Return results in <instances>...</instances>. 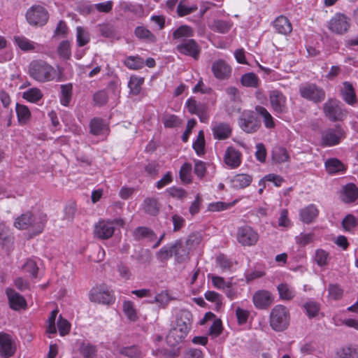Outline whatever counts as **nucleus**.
<instances>
[{
	"label": "nucleus",
	"mask_w": 358,
	"mask_h": 358,
	"mask_svg": "<svg viewBox=\"0 0 358 358\" xmlns=\"http://www.w3.org/2000/svg\"><path fill=\"white\" fill-rule=\"evenodd\" d=\"M28 74L38 83L57 81L59 77L58 68L43 59H34L28 66Z\"/></svg>",
	"instance_id": "nucleus-1"
},
{
	"label": "nucleus",
	"mask_w": 358,
	"mask_h": 358,
	"mask_svg": "<svg viewBox=\"0 0 358 358\" xmlns=\"http://www.w3.org/2000/svg\"><path fill=\"white\" fill-rule=\"evenodd\" d=\"M192 322V315L189 311L182 310L176 319V325L170 329L166 341L171 347H176L187 336Z\"/></svg>",
	"instance_id": "nucleus-2"
},
{
	"label": "nucleus",
	"mask_w": 358,
	"mask_h": 358,
	"mask_svg": "<svg viewBox=\"0 0 358 358\" xmlns=\"http://www.w3.org/2000/svg\"><path fill=\"white\" fill-rule=\"evenodd\" d=\"M46 221V215L43 213L33 214L27 212L15 219L14 226L19 229L29 228L28 236L31 238L43 231Z\"/></svg>",
	"instance_id": "nucleus-3"
},
{
	"label": "nucleus",
	"mask_w": 358,
	"mask_h": 358,
	"mask_svg": "<svg viewBox=\"0 0 358 358\" xmlns=\"http://www.w3.org/2000/svg\"><path fill=\"white\" fill-rule=\"evenodd\" d=\"M290 322V313L289 309L281 304L275 306L271 310L269 315V324L275 331L286 330Z\"/></svg>",
	"instance_id": "nucleus-4"
},
{
	"label": "nucleus",
	"mask_w": 358,
	"mask_h": 358,
	"mask_svg": "<svg viewBox=\"0 0 358 358\" xmlns=\"http://www.w3.org/2000/svg\"><path fill=\"white\" fill-rule=\"evenodd\" d=\"M124 221L122 218H115L113 220H101L95 225L94 234L99 238L108 239L115 232V227H123Z\"/></svg>",
	"instance_id": "nucleus-5"
},
{
	"label": "nucleus",
	"mask_w": 358,
	"mask_h": 358,
	"mask_svg": "<svg viewBox=\"0 0 358 358\" xmlns=\"http://www.w3.org/2000/svg\"><path fill=\"white\" fill-rule=\"evenodd\" d=\"M89 299L92 302L103 305L112 304L115 300L113 292L104 284L92 287L90 291Z\"/></svg>",
	"instance_id": "nucleus-6"
},
{
	"label": "nucleus",
	"mask_w": 358,
	"mask_h": 358,
	"mask_svg": "<svg viewBox=\"0 0 358 358\" xmlns=\"http://www.w3.org/2000/svg\"><path fill=\"white\" fill-rule=\"evenodd\" d=\"M350 18L341 13H336L328 22L330 31L338 35L345 34L350 29Z\"/></svg>",
	"instance_id": "nucleus-7"
},
{
	"label": "nucleus",
	"mask_w": 358,
	"mask_h": 358,
	"mask_svg": "<svg viewBox=\"0 0 358 358\" xmlns=\"http://www.w3.org/2000/svg\"><path fill=\"white\" fill-rule=\"evenodd\" d=\"M238 124L245 132L254 133L259 129L261 122L253 111L244 110L238 119Z\"/></svg>",
	"instance_id": "nucleus-8"
},
{
	"label": "nucleus",
	"mask_w": 358,
	"mask_h": 358,
	"mask_svg": "<svg viewBox=\"0 0 358 358\" xmlns=\"http://www.w3.org/2000/svg\"><path fill=\"white\" fill-rule=\"evenodd\" d=\"M48 13L42 6H31L26 13V19L31 25L43 26L48 20Z\"/></svg>",
	"instance_id": "nucleus-9"
},
{
	"label": "nucleus",
	"mask_w": 358,
	"mask_h": 358,
	"mask_svg": "<svg viewBox=\"0 0 358 358\" xmlns=\"http://www.w3.org/2000/svg\"><path fill=\"white\" fill-rule=\"evenodd\" d=\"M237 239L243 246H253L259 240V234L251 227L244 226L238 229Z\"/></svg>",
	"instance_id": "nucleus-10"
},
{
	"label": "nucleus",
	"mask_w": 358,
	"mask_h": 358,
	"mask_svg": "<svg viewBox=\"0 0 358 358\" xmlns=\"http://www.w3.org/2000/svg\"><path fill=\"white\" fill-rule=\"evenodd\" d=\"M17 346L13 337L6 333L0 332V357L10 358L16 352Z\"/></svg>",
	"instance_id": "nucleus-11"
},
{
	"label": "nucleus",
	"mask_w": 358,
	"mask_h": 358,
	"mask_svg": "<svg viewBox=\"0 0 358 358\" xmlns=\"http://www.w3.org/2000/svg\"><path fill=\"white\" fill-rule=\"evenodd\" d=\"M176 48L180 53L192 57L194 59L199 57L201 48L194 39H182Z\"/></svg>",
	"instance_id": "nucleus-12"
},
{
	"label": "nucleus",
	"mask_w": 358,
	"mask_h": 358,
	"mask_svg": "<svg viewBox=\"0 0 358 358\" xmlns=\"http://www.w3.org/2000/svg\"><path fill=\"white\" fill-rule=\"evenodd\" d=\"M343 138V131L340 127L328 129L322 132V145L334 146L338 144Z\"/></svg>",
	"instance_id": "nucleus-13"
},
{
	"label": "nucleus",
	"mask_w": 358,
	"mask_h": 358,
	"mask_svg": "<svg viewBox=\"0 0 358 358\" xmlns=\"http://www.w3.org/2000/svg\"><path fill=\"white\" fill-rule=\"evenodd\" d=\"M211 71L215 78L222 80L229 78L232 69L225 60L218 59L213 62Z\"/></svg>",
	"instance_id": "nucleus-14"
},
{
	"label": "nucleus",
	"mask_w": 358,
	"mask_h": 358,
	"mask_svg": "<svg viewBox=\"0 0 358 358\" xmlns=\"http://www.w3.org/2000/svg\"><path fill=\"white\" fill-rule=\"evenodd\" d=\"M301 96L314 102H319L324 99V92L312 84H306L299 88Z\"/></svg>",
	"instance_id": "nucleus-15"
},
{
	"label": "nucleus",
	"mask_w": 358,
	"mask_h": 358,
	"mask_svg": "<svg viewBox=\"0 0 358 358\" xmlns=\"http://www.w3.org/2000/svg\"><path fill=\"white\" fill-rule=\"evenodd\" d=\"M252 301L257 309L266 310L273 303L274 297L269 291L262 289L255 292Z\"/></svg>",
	"instance_id": "nucleus-16"
},
{
	"label": "nucleus",
	"mask_w": 358,
	"mask_h": 358,
	"mask_svg": "<svg viewBox=\"0 0 358 358\" xmlns=\"http://www.w3.org/2000/svg\"><path fill=\"white\" fill-rule=\"evenodd\" d=\"M324 111L326 116L333 121L342 120L345 116L339 102L336 100L327 102L324 106Z\"/></svg>",
	"instance_id": "nucleus-17"
},
{
	"label": "nucleus",
	"mask_w": 358,
	"mask_h": 358,
	"mask_svg": "<svg viewBox=\"0 0 358 358\" xmlns=\"http://www.w3.org/2000/svg\"><path fill=\"white\" fill-rule=\"evenodd\" d=\"M270 103L274 112L282 114L287 112L286 96L278 90L271 91L269 96Z\"/></svg>",
	"instance_id": "nucleus-18"
},
{
	"label": "nucleus",
	"mask_w": 358,
	"mask_h": 358,
	"mask_svg": "<svg viewBox=\"0 0 358 358\" xmlns=\"http://www.w3.org/2000/svg\"><path fill=\"white\" fill-rule=\"evenodd\" d=\"M5 292L11 309L14 310H19L26 308L27 301L25 299L14 289L8 287L6 289Z\"/></svg>",
	"instance_id": "nucleus-19"
},
{
	"label": "nucleus",
	"mask_w": 358,
	"mask_h": 358,
	"mask_svg": "<svg viewBox=\"0 0 358 358\" xmlns=\"http://www.w3.org/2000/svg\"><path fill=\"white\" fill-rule=\"evenodd\" d=\"M224 162L231 169L237 168L241 164V153L235 148L229 147L225 151Z\"/></svg>",
	"instance_id": "nucleus-20"
},
{
	"label": "nucleus",
	"mask_w": 358,
	"mask_h": 358,
	"mask_svg": "<svg viewBox=\"0 0 358 358\" xmlns=\"http://www.w3.org/2000/svg\"><path fill=\"white\" fill-rule=\"evenodd\" d=\"M175 253L178 262H182L185 259V257L188 255V251L184 248H165L162 249L158 252V256L162 259H167L172 257L173 253Z\"/></svg>",
	"instance_id": "nucleus-21"
},
{
	"label": "nucleus",
	"mask_w": 358,
	"mask_h": 358,
	"mask_svg": "<svg viewBox=\"0 0 358 358\" xmlns=\"http://www.w3.org/2000/svg\"><path fill=\"white\" fill-rule=\"evenodd\" d=\"M211 129L214 138L218 140L227 139L231 134V127L224 122H213Z\"/></svg>",
	"instance_id": "nucleus-22"
},
{
	"label": "nucleus",
	"mask_w": 358,
	"mask_h": 358,
	"mask_svg": "<svg viewBox=\"0 0 358 358\" xmlns=\"http://www.w3.org/2000/svg\"><path fill=\"white\" fill-rule=\"evenodd\" d=\"M90 133L94 136L105 134L108 131L106 120L100 117H94L90 122Z\"/></svg>",
	"instance_id": "nucleus-23"
},
{
	"label": "nucleus",
	"mask_w": 358,
	"mask_h": 358,
	"mask_svg": "<svg viewBox=\"0 0 358 358\" xmlns=\"http://www.w3.org/2000/svg\"><path fill=\"white\" fill-rule=\"evenodd\" d=\"M318 214L319 210L314 204H309L301 208L299 212L301 221L306 224L312 222L318 216Z\"/></svg>",
	"instance_id": "nucleus-24"
},
{
	"label": "nucleus",
	"mask_w": 358,
	"mask_h": 358,
	"mask_svg": "<svg viewBox=\"0 0 358 358\" xmlns=\"http://www.w3.org/2000/svg\"><path fill=\"white\" fill-rule=\"evenodd\" d=\"M252 181V176L249 174L239 173L231 179V185L233 188L239 189L249 186Z\"/></svg>",
	"instance_id": "nucleus-25"
},
{
	"label": "nucleus",
	"mask_w": 358,
	"mask_h": 358,
	"mask_svg": "<svg viewBox=\"0 0 358 358\" xmlns=\"http://www.w3.org/2000/svg\"><path fill=\"white\" fill-rule=\"evenodd\" d=\"M273 27L278 33L283 35L289 34L292 30L289 20L283 15L278 17L274 20Z\"/></svg>",
	"instance_id": "nucleus-26"
},
{
	"label": "nucleus",
	"mask_w": 358,
	"mask_h": 358,
	"mask_svg": "<svg viewBox=\"0 0 358 358\" xmlns=\"http://www.w3.org/2000/svg\"><path fill=\"white\" fill-rule=\"evenodd\" d=\"M341 94L343 100L349 105L353 106L357 103V97L352 85L349 82L343 83Z\"/></svg>",
	"instance_id": "nucleus-27"
},
{
	"label": "nucleus",
	"mask_w": 358,
	"mask_h": 358,
	"mask_svg": "<svg viewBox=\"0 0 358 358\" xmlns=\"http://www.w3.org/2000/svg\"><path fill=\"white\" fill-rule=\"evenodd\" d=\"M185 108L192 115L201 116L206 110V106L199 101H197L194 97L189 98L185 104Z\"/></svg>",
	"instance_id": "nucleus-28"
},
{
	"label": "nucleus",
	"mask_w": 358,
	"mask_h": 358,
	"mask_svg": "<svg viewBox=\"0 0 358 358\" xmlns=\"http://www.w3.org/2000/svg\"><path fill=\"white\" fill-rule=\"evenodd\" d=\"M15 112L17 121L20 125L26 124L31 119V111L28 106L17 103L15 104Z\"/></svg>",
	"instance_id": "nucleus-29"
},
{
	"label": "nucleus",
	"mask_w": 358,
	"mask_h": 358,
	"mask_svg": "<svg viewBox=\"0 0 358 358\" xmlns=\"http://www.w3.org/2000/svg\"><path fill=\"white\" fill-rule=\"evenodd\" d=\"M358 197V188L352 183L345 185L342 192V200L345 203L355 201Z\"/></svg>",
	"instance_id": "nucleus-30"
},
{
	"label": "nucleus",
	"mask_w": 358,
	"mask_h": 358,
	"mask_svg": "<svg viewBox=\"0 0 358 358\" xmlns=\"http://www.w3.org/2000/svg\"><path fill=\"white\" fill-rule=\"evenodd\" d=\"M14 42L18 48L24 52L34 51L37 44L24 36H14Z\"/></svg>",
	"instance_id": "nucleus-31"
},
{
	"label": "nucleus",
	"mask_w": 358,
	"mask_h": 358,
	"mask_svg": "<svg viewBox=\"0 0 358 358\" xmlns=\"http://www.w3.org/2000/svg\"><path fill=\"white\" fill-rule=\"evenodd\" d=\"M22 97L27 101L38 103L43 97L42 91L38 87H31L22 93Z\"/></svg>",
	"instance_id": "nucleus-32"
},
{
	"label": "nucleus",
	"mask_w": 358,
	"mask_h": 358,
	"mask_svg": "<svg viewBox=\"0 0 358 358\" xmlns=\"http://www.w3.org/2000/svg\"><path fill=\"white\" fill-rule=\"evenodd\" d=\"M277 289L280 299L284 301H291L296 295L294 289L287 283L279 284Z\"/></svg>",
	"instance_id": "nucleus-33"
},
{
	"label": "nucleus",
	"mask_w": 358,
	"mask_h": 358,
	"mask_svg": "<svg viewBox=\"0 0 358 358\" xmlns=\"http://www.w3.org/2000/svg\"><path fill=\"white\" fill-rule=\"evenodd\" d=\"M327 171L330 174L342 173L345 171L344 164L338 159L331 158L325 162Z\"/></svg>",
	"instance_id": "nucleus-34"
},
{
	"label": "nucleus",
	"mask_w": 358,
	"mask_h": 358,
	"mask_svg": "<svg viewBox=\"0 0 358 358\" xmlns=\"http://www.w3.org/2000/svg\"><path fill=\"white\" fill-rule=\"evenodd\" d=\"M61 92L59 94L60 103L64 106H68L72 97L73 86L72 84L61 85Z\"/></svg>",
	"instance_id": "nucleus-35"
},
{
	"label": "nucleus",
	"mask_w": 358,
	"mask_h": 358,
	"mask_svg": "<svg viewBox=\"0 0 358 358\" xmlns=\"http://www.w3.org/2000/svg\"><path fill=\"white\" fill-rule=\"evenodd\" d=\"M255 110L260 115L263 119V122L266 128L273 129L275 126L274 118L270 113L262 106H256Z\"/></svg>",
	"instance_id": "nucleus-36"
},
{
	"label": "nucleus",
	"mask_w": 358,
	"mask_h": 358,
	"mask_svg": "<svg viewBox=\"0 0 358 358\" xmlns=\"http://www.w3.org/2000/svg\"><path fill=\"white\" fill-rule=\"evenodd\" d=\"M13 233L10 229L7 227L5 224H0V243L2 246H8L13 243Z\"/></svg>",
	"instance_id": "nucleus-37"
},
{
	"label": "nucleus",
	"mask_w": 358,
	"mask_h": 358,
	"mask_svg": "<svg viewBox=\"0 0 358 358\" xmlns=\"http://www.w3.org/2000/svg\"><path fill=\"white\" fill-rule=\"evenodd\" d=\"M90 41V35L88 30L81 26L76 27V43L78 47H83Z\"/></svg>",
	"instance_id": "nucleus-38"
},
{
	"label": "nucleus",
	"mask_w": 358,
	"mask_h": 358,
	"mask_svg": "<svg viewBox=\"0 0 358 358\" xmlns=\"http://www.w3.org/2000/svg\"><path fill=\"white\" fill-rule=\"evenodd\" d=\"M124 65L132 70H138L142 69L145 66L144 59L141 57L128 56L124 62Z\"/></svg>",
	"instance_id": "nucleus-39"
},
{
	"label": "nucleus",
	"mask_w": 358,
	"mask_h": 358,
	"mask_svg": "<svg viewBox=\"0 0 358 358\" xmlns=\"http://www.w3.org/2000/svg\"><path fill=\"white\" fill-rule=\"evenodd\" d=\"M194 34V32L192 27L187 25H182L174 31L173 37L181 42L182 39L192 37Z\"/></svg>",
	"instance_id": "nucleus-40"
},
{
	"label": "nucleus",
	"mask_w": 358,
	"mask_h": 358,
	"mask_svg": "<svg viewBox=\"0 0 358 358\" xmlns=\"http://www.w3.org/2000/svg\"><path fill=\"white\" fill-rule=\"evenodd\" d=\"M123 312L131 321H135L138 318L134 303L129 300H125L122 305Z\"/></svg>",
	"instance_id": "nucleus-41"
},
{
	"label": "nucleus",
	"mask_w": 358,
	"mask_h": 358,
	"mask_svg": "<svg viewBox=\"0 0 358 358\" xmlns=\"http://www.w3.org/2000/svg\"><path fill=\"white\" fill-rule=\"evenodd\" d=\"M192 148L198 156L205 153V138L202 130L199 131L196 141L193 142Z\"/></svg>",
	"instance_id": "nucleus-42"
},
{
	"label": "nucleus",
	"mask_w": 358,
	"mask_h": 358,
	"mask_svg": "<svg viewBox=\"0 0 358 358\" xmlns=\"http://www.w3.org/2000/svg\"><path fill=\"white\" fill-rule=\"evenodd\" d=\"M241 82L245 87H257L259 84V78L254 73H247L241 76Z\"/></svg>",
	"instance_id": "nucleus-43"
},
{
	"label": "nucleus",
	"mask_w": 358,
	"mask_h": 358,
	"mask_svg": "<svg viewBox=\"0 0 358 358\" xmlns=\"http://www.w3.org/2000/svg\"><path fill=\"white\" fill-rule=\"evenodd\" d=\"M338 358H358V347L345 346L337 353Z\"/></svg>",
	"instance_id": "nucleus-44"
},
{
	"label": "nucleus",
	"mask_w": 358,
	"mask_h": 358,
	"mask_svg": "<svg viewBox=\"0 0 358 358\" xmlns=\"http://www.w3.org/2000/svg\"><path fill=\"white\" fill-rule=\"evenodd\" d=\"M57 54L63 59H69L71 56V43L65 40L60 42L57 47Z\"/></svg>",
	"instance_id": "nucleus-45"
},
{
	"label": "nucleus",
	"mask_w": 358,
	"mask_h": 358,
	"mask_svg": "<svg viewBox=\"0 0 358 358\" xmlns=\"http://www.w3.org/2000/svg\"><path fill=\"white\" fill-rule=\"evenodd\" d=\"M272 155L273 161L276 163H283L289 159L287 150L281 147L275 148Z\"/></svg>",
	"instance_id": "nucleus-46"
},
{
	"label": "nucleus",
	"mask_w": 358,
	"mask_h": 358,
	"mask_svg": "<svg viewBox=\"0 0 358 358\" xmlns=\"http://www.w3.org/2000/svg\"><path fill=\"white\" fill-rule=\"evenodd\" d=\"M197 8L196 5H189L186 1H182L178 5L177 13L179 16L182 17L196 11Z\"/></svg>",
	"instance_id": "nucleus-47"
},
{
	"label": "nucleus",
	"mask_w": 358,
	"mask_h": 358,
	"mask_svg": "<svg viewBox=\"0 0 358 358\" xmlns=\"http://www.w3.org/2000/svg\"><path fill=\"white\" fill-rule=\"evenodd\" d=\"M143 83V78L136 76H131L128 83L130 92L134 95L138 94L141 90V86Z\"/></svg>",
	"instance_id": "nucleus-48"
},
{
	"label": "nucleus",
	"mask_w": 358,
	"mask_h": 358,
	"mask_svg": "<svg viewBox=\"0 0 358 358\" xmlns=\"http://www.w3.org/2000/svg\"><path fill=\"white\" fill-rule=\"evenodd\" d=\"M116 270L121 279L129 280L131 279L132 273L129 266L124 262H119L116 266Z\"/></svg>",
	"instance_id": "nucleus-49"
},
{
	"label": "nucleus",
	"mask_w": 358,
	"mask_h": 358,
	"mask_svg": "<svg viewBox=\"0 0 358 358\" xmlns=\"http://www.w3.org/2000/svg\"><path fill=\"white\" fill-rule=\"evenodd\" d=\"M306 310L307 315L310 317H315L317 315L320 311V304L315 301H308L303 306Z\"/></svg>",
	"instance_id": "nucleus-50"
},
{
	"label": "nucleus",
	"mask_w": 358,
	"mask_h": 358,
	"mask_svg": "<svg viewBox=\"0 0 358 358\" xmlns=\"http://www.w3.org/2000/svg\"><path fill=\"white\" fill-rule=\"evenodd\" d=\"M329 259L330 256L328 252L322 248L316 250L315 260L319 266H322L327 264Z\"/></svg>",
	"instance_id": "nucleus-51"
},
{
	"label": "nucleus",
	"mask_w": 358,
	"mask_h": 358,
	"mask_svg": "<svg viewBox=\"0 0 358 358\" xmlns=\"http://www.w3.org/2000/svg\"><path fill=\"white\" fill-rule=\"evenodd\" d=\"M94 105L99 107L106 105L108 101V95L106 90H99L93 95Z\"/></svg>",
	"instance_id": "nucleus-52"
},
{
	"label": "nucleus",
	"mask_w": 358,
	"mask_h": 358,
	"mask_svg": "<svg viewBox=\"0 0 358 358\" xmlns=\"http://www.w3.org/2000/svg\"><path fill=\"white\" fill-rule=\"evenodd\" d=\"M315 238L313 232H302L299 236H296V242L299 245H308L313 243Z\"/></svg>",
	"instance_id": "nucleus-53"
},
{
	"label": "nucleus",
	"mask_w": 358,
	"mask_h": 358,
	"mask_svg": "<svg viewBox=\"0 0 358 358\" xmlns=\"http://www.w3.org/2000/svg\"><path fill=\"white\" fill-rule=\"evenodd\" d=\"M329 296L333 300H339L343 297V289L338 284H330L328 287Z\"/></svg>",
	"instance_id": "nucleus-54"
},
{
	"label": "nucleus",
	"mask_w": 358,
	"mask_h": 358,
	"mask_svg": "<svg viewBox=\"0 0 358 358\" xmlns=\"http://www.w3.org/2000/svg\"><path fill=\"white\" fill-rule=\"evenodd\" d=\"M153 234V231L145 227H138L134 231L133 233L134 238L137 240L151 238Z\"/></svg>",
	"instance_id": "nucleus-55"
},
{
	"label": "nucleus",
	"mask_w": 358,
	"mask_h": 358,
	"mask_svg": "<svg viewBox=\"0 0 358 358\" xmlns=\"http://www.w3.org/2000/svg\"><path fill=\"white\" fill-rule=\"evenodd\" d=\"M163 122L166 127L174 128L180 127L182 120L175 115H168L164 117Z\"/></svg>",
	"instance_id": "nucleus-56"
},
{
	"label": "nucleus",
	"mask_w": 358,
	"mask_h": 358,
	"mask_svg": "<svg viewBox=\"0 0 358 358\" xmlns=\"http://www.w3.org/2000/svg\"><path fill=\"white\" fill-rule=\"evenodd\" d=\"M22 269L27 273L36 278L38 274V267L35 260L28 259L22 266Z\"/></svg>",
	"instance_id": "nucleus-57"
},
{
	"label": "nucleus",
	"mask_w": 358,
	"mask_h": 358,
	"mask_svg": "<svg viewBox=\"0 0 358 358\" xmlns=\"http://www.w3.org/2000/svg\"><path fill=\"white\" fill-rule=\"evenodd\" d=\"M278 225L279 227L285 229L292 227V223L288 217V211L287 209L281 210L278 220Z\"/></svg>",
	"instance_id": "nucleus-58"
},
{
	"label": "nucleus",
	"mask_w": 358,
	"mask_h": 358,
	"mask_svg": "<svg viewBox=\"0 0 358 358\" xmlns=\"http://www.w3.org/2000/svg\"><path fill=\"white\" fill-rule=\"evenodd\" d=\"M231 27V24L229 22L217 20L214 21L212 29L220 33L225 34L230 30Z\"/></svg>",
	"instance_id": "nucleus-59"
},
{
	"label": "nucleus",
	"mask_w": 358,
	"mask_h": 358,
	"mask_svg": "<svg viewBox=\"0 0 358 358\" xmlns=\"http://www.w3.org/2000/svg\"><path fill=\"white\" fill-rule=\"evenodd\" d=\"M192 165L188 163L184 164L180 170V176L182 182L189 183L191 181Z\"/></svg>",
	"instance_id": "nucleus-60"
},
{
	"label": "nucleus",
	"mask_w": 358,
	"mask_h": 358,
	"mask_svg": "<svg viewBox=\"0 0 358 358\" xmlns=\"http://www.w3.org/2000/svg\"><path fill=\"white\" fill-rule=\"evenodd\" d=\"M120 353L129 358H138L141 356L140 350L135 345L122 348Z\"/></svg>",
	"instance_id": "nucleus-61"
},
{
	"label": "nucleus",
	"mask_w": 358,
	"mask_h": 358,
	"mask_svg": "<svg viewBox=\"0 0 358 358\" xmlns=\"http://www.w3.org/2000/svg\"><path fill=\"white\" fill-rule=\"evenodd\" d=\"M143 209L148 214L157 215V199L150 198L145 199Z\"/></svg>",
	"instance_id": "nucleus-62"
},
{
	"label": "nucleus",
	"mask_w": 358,
	"mask_h": 358,
	"mask_svg": "<svg viewBox=\"0 0 358 358\" xmlns=\"http://www.w3.org/2000/svg\"><path fill=\"white\" fill-rule=\"evenodd\" d=\"M135 35L140 39H144L148 41H152L154 36L151 32L144 27H137L135 29Z\"/></svg>",
	"instance_id": "nucleus-63"
},
{
	"label": "nucleus",
	"mask_w": 358,
	"mask_h": 358,
	"mask_svg": "<svg viewBox=\"0 0 358 358\" xmlns=\"http://www.w3.org/2000/svg\"><path fill=\"white\" fill-rule=\"evenodd\" d=\"M357 224L356 218L350 214L346 215L342 222L343 227L345 231H351Z\"/></svg>",
	"instance_id": "nucleus-64"
}]
</instances>
